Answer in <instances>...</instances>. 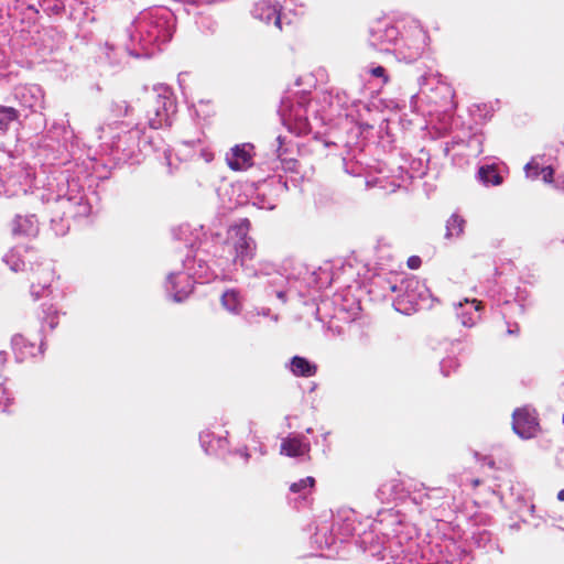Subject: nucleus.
Wrapping results in <instances>:
<instances>
[{
	"mask_svg": "<svg viewBox=\"0 0 564 564\" xmlns=\"http://www.w3.org/2000/svg\"><path fill=\"white\" fill-rule=\"evenodd\" d=\"M144 112V122H138L128 128L121 123L120 131L111 137L110 155L116 164H137L142 156L163 150L169 160L167 151L159 134H147L145 124L153 130L171 127L176 113V101L167 86L160 85L147 90L140 100Z\"/></svg>",
	"mask_w": 564,
	"mask_h": 564,
	"instance_id": "f257e3e1",
	"label": "nucleus"
},
{
	"mask_svg": "<svg viewBox=\"0 0 564 564\" xmlns=\"http://www.w3.org/2000/svg\"><path fill=\"white\" fill-rule=\"evenodd\" d=\"M53 183H48L51 191L45 202L51 216V229L58 237L65 236L70 228V220L87 217L91 213V204L78 178L72 177L68 171H62Z\"/></svg>",
	"mask_w": 564,
	"mask_h": 564,
	"instance_id": "f03ea898",
	"label": "nucleus"
},
{
	"mask_svg": "<svg viewBox=\"0 0 564 564\" xmlns=\"http://www.w3.org/2000/svg\"><path fill=\"white\" fill-rule=\"evenodd\" d=\"M130 43L127 50L135 57H151L171 41L174 15L166 8L155 7L141 11L127 29Z\"/></svg>",
	"mask_w": 564,
	"mask_h": 564,
	"instance_id": "7ed1b4c3",
	"label": "nucleus"
},
{
	"mask_svg": "<svg viewBox=\"0 0 564 564\" xmlns=\"http://www.w3.org/2000/svg\"><path fill=\"white\" fill-rule=\"evenodd\" d=\"M251 228L248 218H240L227 229L225 245L234 252L232 264L248 278H260L276 274L275 264L269 261L253 263L257 243L249 235Z\"/></svg>",
	"mask_w": 564,
	"mask_h": 564,
	"instance_id": "20e7f679",
	"label": "nucleus"
},
{
	"mask_svg": "<svg viewBox=\"0 0 564 564\" xmlns=\"http://www.w3.org/2000/svg\"><path fill=\"white\" fill-rule=\"evenodd\" d=\"M278 112L283 124L297 135L318 134L314 129L324 124V119L313 109L306 93L282 97Z\"/></svg>",
	"mask_w": 564,
	"mask_h": 564,
	"instance_id": "39448f33",
	"label": "nucleus"
},
{
	"mask_svg": "<svg viewBox=\"0 0 564 564\" xmlns=\"http://www.w3.org/2000/svg\"><path fill=\"white\" fill-rule=\"evenodd\" d=\"M387 288L397 296L392 300L395 311L411 315L421 310H430L438 299L435 297L426 284L415 276L397 281H384Z\"/></svg>",
	"mask_w": 564,
	"mask_h": 564,
	"instance_id": "423d86ee",
	"label": "nucleus"
},
{
	"mask_svg": "<svg viewBox=\"0 0 564 564\" xmlns=\"http://www.w3.org/2000/svg\"><path fill=\"white\" fill-rule=\"evenodd\" d=\"M429 39L427 32L422 28L419 21L413 19L405 21L404 24H402L399 43L395 48H393L395 58L405 63L417 61L424 53Z\"/></svg>",
	"mask_w": 564,
	"mask_h": 564,
	"instance_id": "0eeeda50",
	"label": "nucleus"
},
{
	"mask_svg": "<svg viewBox=\"0 0 564 564\" xmlns=\"http://www.w3.org/2000/svg\"><path fill=\"white\" fill-rule=\"evenodd\" d=\"M404 22L403 20L391 22L387 19L375 22L369 31L370 45L379 51L393 53V48L399 43Z\"/></svg>",
	"mask_w": 564,
	"mask_h": 564,
	"instance_id": "6e6552de",
	"label": "nucleus"
},
{
	"mask_svg": "<svg viewBox=\"0 0 564 564\" xmlns=\"http://www.w3.org/2000/svg\"><path fill=\"white\" fill-rule=\"evenodd\" d=\"M217 261L209 260L204 250L197 249L193 257L187 256L183 260V269L199 283L209 282L217 276L215 267Z\"/></svg>",
	"mask_w": 564,
	"mask_h": 564,
	"instance_id": "1a4fd4ad",
	"label": "nucleus"
},
{
	"mask_svg": "<svg viewBox=\"0 0 564 564\" xmlns=\"http://www.w3.org/2000/svg\"><path fill=\"white\" fill-rule=\"evenodd\" d=\"M36 259L37 252L29 245L14 246L2 258L13 272L24 271L28 267L33 270Z\"/></svg>",
	"mask_w": 564,
	"mask_h": 564,
	"instance_id": "9d476101",
	"label": "nucleus"
},
{
	"mask_svg": "<svg viewBox=\"0 0 564 564\" xmlns=\"http://www.w3.org/2000/svg\"><path fill=\"white\" fill-rule=\"evenodd\" d=\"M195 282V279L185 270L182 272H172L167 275L165 290L174 302L181 303L193 292Z\"/></svg>",
	"mask_w": 564,
	"mask_h": 564,
	"instance_id": "9b49d317",
	"label": "nucleus"
},
{
	"mask_svg": "<svg viewBox=\"0 0 564 564\" xmlns=\"http://www.w3.org/2000/svg\"><path fill=\"white\" fill-rule=\"evenodd\" d=\"M512 429L521 438L534 437L539 430V422L534 410L529 406L516 409L512 414Z\"/></svg>",
	"mask_w": 564,
	"mask_h": 564,
	"instance_id": "f8f14e48",
	"label": "nucleus"
},
{
	"mask_svg": "<svg viewBox=\"0 0 564 564\" xmlns=\"http://www.w3.org/2000/svg\"><path fill=\"white\" fill-rule=\"evenodd\" d=\"M422 488L414 489L411 495V501L419 506L422 510L424 509H437L443 506L442 500L447 497V489L443 487L427 488L423 484Z\"/></svg>",
	"mask_w": 564,
	"mask_h": 564,
	"instance_id": "ddd939ff",
	"label": "nucleus"
},
{
	"mask_svg": "<svg viewBox=\"0 0 564 564\" xmlns=\"http://www.w3.org/2000/svg\"><path fill=\"white\" fill-rule=\"evenodd\" d=\"M332 523L340 542L359 534L358 527L360 523H357V514L354 510L339 511L337 516L333 517Z\"/></svg>",
	"mask_w": 564,
	"mask_h": 564,
	"instance_id": "4468645a",
	"label": "nucleus"
},
{
	"mask_svg": "<svg viewBox=\"0 0 564 564\" xmlns=\"http://www.w3.org/2000/svg\"><path fill=\"white\" fill-rule=\"evenodd\" d=\"M457 319L464 327H473L480 319L482 303L476 299H464L453 304Z\"/></svg>",
	"mask_w": 564,
	"mask_h": 564,
	"instance_id": "2eb2a0df",
	"label": "nucleus"
},
{
	"mask_svg": "<svg viewBox=\"0 0 564 564\" xmlns=\"http://www.w3.org/2000/svg\"><path fill=\"white\" fill-rule=\"evenodd\" d=\"M251 14L267 24L273 22L278 30L282 31L281 7L276 1L259 0L254 3Z\"/></svg>",
	"mask_w": 564,
	"mask_h": 564,
	"instance_id": "dca6fc26",
	"label": "nucleus"
},
{
	"mask_svg": "<svg viewBox=\"0 0 564 564\" xmlns=\"http://www.w3.org/2000/svg\"><path fill=\"white\" fill-rule=\"evenodd\" d=\"M253 145L251 143L237 144L226 154V162L234 171H243L253 164Z\"/></svg>",
	"mask_w": 564,
	"mask_h": 564,
	"instance_id": "f3484780",
	"label": "nucleus"
},
{
	"mask_svg": "<svg viewBox=\"0 0 564 564\" xmlns=\"http://www.w3.org/2000/svg\"><path fill=\"white\" fill-rule=\"evenodd\" d=\"M14 98L22 107L37 111L43 106L44 93L39 85H24L14 89Z\"/></svg>",
	"mask_w": 564,
	"mask_h": 564,
	"instance_id": "a211bd4d",
	"label": "nucleus"
},
{
	"mask_svg": "<svg viewBox=\"0 0 564 564\" xmlns=\"http://www.w3.org/2000/svg\"><path fill=\"white\" fill-rule=\"evenodd\" d=\"M11 344L17 359L20 361L28 358H34L44 352L45 343L43 339L41 340V344L36 346L35 343L30 341L23 335L17 334L12 337Z\"/></svg>",
	"mask_w": 564,
	"mask_h": 564,
	"instance_id": "6ab92c4d",
	"label": "nucleus"
},
{
	"mask_svg": "<svg viewBox=\"0 0 564 564\" xmlns=\"http://www.w3.org/2000/svg\"><path fill=\"white\" fill-rule=\"evenodd\" d=\"M485 135L481 131L469 133L467 137H455L453 143L462 148V154L467 158H477L484 151Z\"/></svg>",
	"mask_w": 564,
	"mask_h": 564,
	"instance_id": "aec40b11",
	"label": "nucleus"
},
{
	"mask_svg": "<svg viewBox=\"0 0 564 564\" xmlns=\"http://www.w3.org/2000/svg\"><path fill=\"white\" fill-rule=\"evenodd\" d=\"M310 449V442L302 434L290 435L281 443V453L290 457L304 456Z\"/></svg>",
	"mask_w": 564,
	"mask_h": 564,
	"instance_id": "412c9836",
	"label": "nucleus"
},
{
	"mask_svg": "<svg viewBox=\"0 0 564 564\" xmlns=\"http://www.w3.org/2000/svg\"><path fill=\"white\" fill-rule=\"evenodd\" d=\"M312 541L321 550L330 549L338 540L333 523L322 521L316 524Z\"/></svg>",
	"mask_w": 564,
	"mask_h": 564,
	"instance_id": "4be33fe9",
	"label": "nucleus"
},
{
	"mask_svg": "<svg viewBox=\"0 0 564 564\" xmlns=\"http://www.w3.org/2000/svg\"><path fill=\"white\" fill-rule=\"evenodd\" d=\"M12 232L14 236L35 237L39 232V220L35 215L30 214L25 216L17 215Z\"/></svg>",
	"mask_w": 564,
	"mask_h": 564,
	"instance_id": "5701e85b",
	"label": "nucleus"
},
{
	"mask_svg": "<svg viewBox=\"0 0 564 564\" xmlns=\"http://www.w3.org/2000/svg\"><path fill=\"white\" fill-rule=\"evenodd\" d=\"M200 446L208 455H220L227 449V438L223 436H215V434L208 430L203 431L199 434Z\"/></svg>",
	"mask_w": 564,
	"mask_h": 564,
	"instance_id": "b1692460",
	"label": "nucleus"
},
{
	"mask_svg": "<svg viewBox=\"0 0 564 564\" xmlns=\"http://www.w3.org/2000/svg\"><path fill=\"white\" fill-rule=\"evenodd\" d=\"M290 371L296 377L310 378L316 375L317 366L302 356H294L289 362Z\"/></svg>",
	"mask_w": 564,
	"mask_h": 564,
	"instance_id": "393cba45",
	"label": "nucleus"
},
{
	"mask_svg": "<svg viewBox=\"0 0 564 564\" xmlns=\"http://www.w3.org/2000/svg\"><path fill=\"white\" fill-rule=\"evenodd\" d=\"M473 541L478 549L484 550L487 553L497 552L498 554H502V549L500 547L497 539H495L492 533L487 530L475 533Z\"/></svg>",
	"mask_w": 564,
	"mask_h": 564,
	"instance_id": "a878e982",
	"label": "nucleus"
},
{
	"mask_svg": "<svg viewBox=\"0 0 564 564\" xmlns=\"http://www.w3.org/2000/svg\"><path fill=\"white\" fill-rule=\"evenodd\" d=\"M73 135V131L64 123H54L46 133V138L58 143V149L63 148L66 151L68 150V142L72 140Z\"/></svg>",
	"mask_w": 564,
	"mask_h": 564,
	"instance_id": "bb28decb",
	"label": "nucleus"
},
{
	"mask_svg": "<svg viewBox=\"0 0 564 564\" xmlns=\"http://www.w3.org/2000/svg\"><path fill=\"white\" fill-rule=\"evenodd\" d=\"M268 159L272 163L278 161L280 162H290L292 158L290 156V149L286 145V138L282 135H278L274 142L271 145L270 152L268 153Z\"/></svg>",
	"mask_w": 564,
	"mask_h": 564,
	"instance_id": "cd10ccee",
	"label": "nucleus"
},
{
	"mask_svg": "<svg viewBox=\"0 0 564 564\" xmlns=\"http://www.w3.org/2000/svg\"><path fill=\"white\" fill-rule=\"evenodd\" d=\"M466 227L465 218L458 213H453L446 220L445 239L460 238Z\"/></svg>",
	"mask_w": 564,
	"mask_h": 564,
	"instance_id": "c85d7f7f",
	"label": "nucleus"
},
{
	"mask_svg": "<svg viewBox=\"0 0 564 564\" xmlns=\"http://www.w3.org/2000/svg\"><path fill=\"white\" fill-rule=\"evenodd\" d=\"M315 485V479L311 476H307L299 481L293 482L290 486V491L292 494H299V498L301 502H306L308 496L312 494V490Z\"/></svg>",
	"mask_w": 564,
	"mask_h": 564,
	"instance_id": "c756f323",
	"label": "nucleus"
},
{
	"mask_svg": "<svg viewBox=\"0 0 564 564\" xmlns=\"http://www.w3.org/2000/svg\"><path fill=\"white\" fill-rule=\"evenodd\" d=\"M422 156L412 159L409 163L408 173L411 178H421L427 173L429 154L421 151Z\"/></svg>",
	"mask_w": 564,
	"mask_h": 564,
	"instance_id": "7c9ffc66",
	"label": "nucleus"
},
{
	"mask_svg": "<svg viewBox=\"0 0 564 564\" xmlns=\"http://www.w3.org/2000/svg\"><path fill=\"white\" fill-rule=\"evenodd\" d=\"M221 305L228 312L239 314L242 306L239 292L236 290H227L224 292L221 295Z\"/></svg>",
	"mask_w": 564,
	"mask_h": 564,
	"instance_id": "2f4dec72",
	"label": "nucleus"
},
{
	"mask_svg": "<svg viewBox=\"0 0 564 564\" xmlns=\"http://www.w3.org/2000/svg\"><path fill=\"white\" fill-rule=\"evenodd\" d=\"M480 181L486 185H500L502 176L499 174L495 165H482L478 170Z\"/></svg>",
	"mask_w": 564,
	"mask_h": 564,
	"instance_id": "473e14b6",
	"label": "nucleus"
},
{
	"mask_svg": "<svg viewBox=\"0 0 564 564\" xmlns=\"http://www.w3.org/2000/svg\"><path fill=\"white\" fill-rule=\"evenodd\" d=\"M19 112L13 107H7L0 105V134L8 131L11 122L18 120Z\"/></svg>",
	"mask_w": 564,
	"mask_h": 564,
	"instance_id": "72a5a7b5",
	"label": "nucleus"
},
{
	"mask_svg": "<svg viewBox=\"0 0 564 564\" xmlns=\"http://www.w3.org/2000/svg\"><path fill=\"white\" fill-rule=\"evenodd\" d=\"M42 312V327L47 325L50 330H53L58 325V311L53 305L43 304Z\"/></svg>",
	"mask_w": 564,
	"mask_h": 564,
	"instance_id": "f704fd0d",
	"label": "nucleus"
},
{
	"mask_svg": "<svg viewBox=\"0 0 564 564\" xmlns=\"http://www.w3.org/2000/svg\"><path fill=\"white\" fill-rule=\"evenodd\" d=\"M109 109L112 116L116 118L130 116L133 111V108L126 100L122 99L112 100L109 106Z\"/></svg>",
	"mask_w": 564,
	"mask_h": 564,
	"instance_id": "c9c22d12",
	"label": "nucleus"
},
{
	"mask_svg": "<svg viewBox=\"0 0 564 564\" xmlns=\"http://www.w3.org/2000/svg\"><path fill=\"white\" fill-rule=\"evenodd\" d=\"M440 562L438 558L432 560L431 557L426 556V547H423L421 550L420 557H416V555L413 556H402L400 558V564H437Z\"/></svg>",
	"mask_w": 564,
	"mask_h": 564,
	"instance_id": "e433bc0d",
	"label": "nucleus"
},
{
	"mask_svg": "<svg viewBox=\"0 0 564 564\" xmlns=\"http://www.w3.org/2000/svg\"><path fill=\"white\" fill-rule=\"evenodd\" d=\"M399 484L394 480L381 485L377 490V497L381 501H390L398 489Z\"/></svg>",
	"mask_w": 564,
	"mask_h": 564,
	"instance_id": "4c0bfd02",
	"label": "nucleus"
},
{
	"mask_svg": "<svg viewBox=\"0 0 564 564\" xmlns=\"http://www.w3.org/2000/svg\"><path fill=\"white\" fill-rule=\"evenodd\" d=\"M379 522H387L388 525H401V520L398 513H395L392 509L383 510L378 513Z\"/></svg>",
	"mask_w": 564,
	"mask_h": 564,
	"instance_id": "58836bf2",
	"label": "nucleus"
},
{
	"mask_svg": "<svg viewBox=\"0 0 564 564\" xmlns=\"http://www.w3.org/2000/svg\"><path fill=\"white\" fill-rule=\"evenodd\" d=\"M343 165H344L345 172L352 176H359L364 172V166L358 161L352 162V161L348 160L347 158H344Z\"/></svg>",
	"mask_w": 564,
	"mask_h": 564,
	"instance_id": "ea45409f",
	"label": "nucleus"
},
{
	"mask_svg": "<svg viewBox=\"0 0 564 564\" xmlns=\"http://www.w3.org/2000/svg\"><path fill=\"white\" fill-rule=\"evenodd\" d=\"M458 367V361L455 358H445L440 362V369L444 377H448L453 370Z\"/></svg>",
	"mask_w": 564,
	"mask_h": 564,
	"instance_id": "a19ab883",
	"label": "nucleus"
},
{
	"mask_svg": "<svg viewBox=\"0 0 564 564\" xmlns=\"http://www.w3.org/2000/svg\"><path fill=\"white\" fill-rule=\"evenodd\" d=\"M524 172L528 178L538 180L541 175V166L538 162L531 160L525 164Z\"/></svg>",
	"mask_w": 564,
	"mask_h": 564,
	"instance_id": "79ce46f5",
	"label": "nucleus"
},
{
	"mask_svg": "<svg viewBox=\"0 0 564 564\" xmlns=\"http://www.w3.org/2000/svg\"><path fill=\"white\" fill-rule=\"evenodd\" d=\"M252 204L261 209H273L275 207V204L268 199L264 194L258 193L256 197L253 198Z\"/></svg>",
	"mask_w": 564,
	"mask_h": 564,
	"instance_id": "37998d69",
	"label": "nucleus"
},
{
	"mask_svg": "<svg viewBox=\"0 0 564 564\" xmlns=\"http://www.w3.org/2000/svg\"><path fill=\"white\" fill-rule=\"evenodd\" d=\"M223 225L221 218H217L214 220L210 225H202L200 229L204 231V236L210 235L212 237H218L220 234L218 231V228Z\"/></svg>",
	"mask_w": 564,
	"mask_h": 564,
	"instance_id": "c03bdc74",
	"label": "nucleus"
},
{
	"mask_svg": "<svg viewBox=\"0 0 564 564\" xmlns=\"http://www.w3.org/2000/svg\"><path fill=\"white\" fill-rule=\"evenodd\" d=\"M105 50V58L107 59V62L112 66L118 65L119 59L117 58L116 48L112 45L106 43Z\"/></svg>",
	"mask_w": 564,
	"mask_h": 564,
	"instance_id": "a18cd8bd",
	"label": "nucleus"
},
{
	"mask_svg": "<svg viewBox=\"0 0 564 564\" xmlns=\"http://www.w3.org/2000/svg\"><path fill=\"white\" fill-rule=\"evenodd\" d=\"M270 312L271 310L270 308H267V307H262V308H254L253 311H249L245 314V319L248 322V323H252L253 322V317L254 316H269L270 315Z\"/></svg>",
	"mask_w": 564,
	"mask_h": 564,
	"instance_id": "49530a36",
	"label": "nucleus"
},
{
	"mask_svg": "<svg viewBox=\"0 0 564 564\" xmlns=\"http://www.w3.org/2000/svg\"><path fill=\"white\" fill-rule=\"evenodd\" d=\"M369 73L373 76V77H377V78H380L382 80L383 84L388 83L389 82V76L387 74V69L381 66V65H378V66H375V67H371Z\"/></svg>",
	"mask_w": 564,
	"mask_h": 564,
	"instance_id": "de8ad7c7",
	"label": "nucleus"
},
{
	"mask_svg": "<svg viewBox=\"0 0 564 564\" xmlns=\"http://www.w3.org/2000/svg\"><path fill=\"white\" fill-rule=\"evenodd\" d=\"M48 288H50L48 283H44L43 285H40V284L36 285V284L32 283L30 292H31V295L34 297V300H39L42 296V291H44Z\"/></svg>",
	"mask_w": 564,
	"mask_h": 564,
	"instance_id": "09e8293b",
	"label": "nucleus"
},
{
	"mask_svg": "<svg viewBox=\"0 0 564 564\" xmlns=\"http://www.w3.org/2000/svg\"><path fill=\"white\" fill-rule=\"evenodd\" d=\"M541 176L545 183H552L554 176V169L552 166H542Z\"/></svg>",
	"mask_w": 564,
	"mask_h": 564,
	"instance_id": "8fccbe9b",
	"label": "nucleus"
},
{
	"mask_svg": "<svg viewBox=\"0 0 564 564\" xmlns=\"http://www.w3.org/2000/svg\"><path fill=\"white\" fill-rule=\"evenodd\" d=\"M384 281H392V280H391V279H386V278H378L377 280H375V281H373V285L379 286V288L381 289V291H382V294H381V295H382V297H387L388 292L393 293L391 290H389V289L387 288V284H386V282H384Z\"/></svg>",
	"mask_w": 564,
	"mask_h": 564,
	"instance_id": "3c124183",
	"label": "nucleus"
},
{
	"mask_svg": "<svg viewBox=\"0 0 564 564\" xmlns=\"http://www.w3.org/2000/svg\"><path fill=\"white\" fill-rule=\"evenodd\" d=\"M422 260L419 256H411L408 259V267L412 270H416L421 267Z\"/></svg>",
	"mask_w": 564,
	"mask_h": 564,
	"instance_id": "603ef678",
	"label": "nucleus"
},
{
	"mask_svg": "<svg viewBox=\"0 0 564 564\" xmlns=\"http://www.w3.org/2000/svg\"><path fill=\"white\" fill-rule=\"evenodd\" d=\"M413 547H417V544H409L406 546V549H402L401 550V553L403 554V556L408 555V556H413V555H416L417 556V551H413Z\"/></svg>",
	"mask_w": 564,
	"mask_h": 564,
	"instance_id": "864d4df0",
	"label": "nucleus"
},
{
	"mask_svg": "<svg viewBox=\"0 0 564 564\" xmlns=\"http://www.w3.org/2000/svg\"><path fill=\"white\" fill-rule=\"evenodd\" d=\"M386 558V549L383 550V553L380 558L375 560L373 564H380V561H383ZM400 555H397L398 561H393L392 563H386V564H400Z\"/></svg>",
	"mask_w": 564,
	"mask_h": 564,
	"instance_id": "5fc2aeb1",
	"label": "nucleus"
},
{
	"mask_svg": "<svg viewBox=\"0 0 564 564\" xmlns=\"http://www.w3.org/2000/svg\"><path fill=\"white\" fill-rule=\"evenodd\" d=\"M448 480H449V481H452L454 485H456V486H458V487H460V486H463V485H464L463 479H459V480H458L457 476H455V475H451V476L448 477Z\"/></svg>",
	"mask_w": 564,
	"mask_h": 564,
	"instance_id": "6e6d98bb",
	"label": "nucleus"
},
{
	"mask_svg": "<svg viewBox=\"0 0 564 564\" xmlns=\"http://www.w3.org/2000/svg\"><path fill=\"white\" fill-rule=\"evenodd\" d=\"M236 453H237V454H239L241 457H243L246 462H248V459H249L250 455H249V453H248L247 447H243V448H241V449H238Z\"/></svg>",
	"mask_w": 564,
	"mask_h": 564,
	"instance_id": "4d7b16f0",
	"label": "nucleus"
},
{
	"mask_svg": "<svg viewBox=\"0 0 564 564\" xmlns=\"http://www.w3.org/2000/svg\"><path fill=\"white\" fill-rule=\"evenodd\" d=\"M276 297L280 299L283 303L286 301V293L283 290H279L275 292Z\"/></svg>",
	"mask_w": 564,
	"mask_h": 564,
	"instance_id": "13d9d810",
	"label": "nucleus"
},
{
	"mask_svg": "<svg viewBox=\"0 0 564 564\" xmlns=\"http://www.w3.org/2000/svg\"><path fill=\"white\" fill-rule=\"evenodd\" d=\"M484 460L486 462V464L489 466V467H494L495 466V462L491 459V458H488V457H484Z\"/></svg>",
	"mask_w": 564,
	"mask_h": 564,
	"instance_id": "bf43d9fd",
	"label": "nucleus"
},
{
	"mask_svg": "<svg viewBox=\"0 0 564 564\" xmlns=\"http://www.w3.org/2000/svg\"><path fill=\"white\" fill-rule=\"evenodd\" d=\"M427 80V76L426 75H422L419 77V84L422 86L425 84V82Z\"/></svg>",
	"mask_w": 564,
	"mask_h": 564,
	"instance_id": "052dcab7",
	"label": "nucleus"
},
{
	"mask_svg": "<svg viewBox=\"0 0 564 564\" xmlns=\"http://www.w3.org/2000/svg\"><path fill=\"white\" fill-rule=\"evenodd\" d=\"M557 499H558L560 501H564V489H561V490L558 491V494H557Z\"/></svg>",
	"mask_w": 564,
	"mask_h": 564,
	"instance_id": "680f3d73",
	"label": "nucleus"
},
{
	"mask_svg": "<svg viewBox=\"0 0 564 564\" xmlns=\"http://www.w3.org/2000/svg\"><path fill=\"white\" fill-rule=\"evenodd\" d=\"M473 487H478L480 485V480L478 478L471 480Z\"/></svg>",
	"mask_w": 564,
	"mask_h": 564,
	"instance_id": "e2e57ef3",
	"label": "nucleus"
},
{
	"mask_svg": "<svg viewBox=\"0 0 564 564\" xmlns=\"http://www.w3.org/2000/svg\"><path fill=\"white\" fill-rule=\"evenodd\" d=\"M516 332H518V326H517V325H516V328H514V329H513V328H509V329H508V333H509V334H514Z\"/></svg>",
	"mask_w": 564,
	"mask_h": 564,
	"instance_id": "0e129e2a",
	"label": "nucleus"
},
{
	"mask_svg": "<svg viewBox=\"0 0 564 564\" xmlns=\"http://www.w3.org/2000/svg\"><path fill=\"white\" fill-rule=\"evenodd\" d=\"M328 435H329V432H326V433L323 434V441L324 442L327 441Z\"/></svg>",
	"mask_w": 564,
	"mask_h": 564,
	"instance_id": "69168bd1",
	"label": "nucleus"
},
{
	"mask_svg": "<svg viewBox=\"0 0 564 564\" xmlns=\"http://www.w3.org/2000/svg\"><path fill=\"white\" fill-rule=\"evenodd\" d=\"M392 533H393L394 538H399V536H398V534H399L398 529H393V530H392Z\"/></svg>",
	"mask_w": 564,
	"mask_h": 564,
	"instance_id": "338daca9",
	"label": "nucleus"
},
{
	"mask_svg": "<svg viewBox=\"0 0 564 564\" xmlns=\"http://www.w3.org/2000/svg\"><path fill=\"white\" fill-rule=\"evenodd\" d=\"M534 509H535L534 505H530V507H529V511H530L531 513L534 511Z\"/></svg>",
	"mask_w": 564,
	"mask_h": 564,
	"instance_id": "774afa93",
	"label": "nucleus"
}]
</instances>
